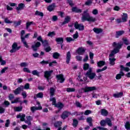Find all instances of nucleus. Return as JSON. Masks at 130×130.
<instances>
[{"instance_id":"nucleus-1","label":"nucleus","mask_w":130,"mask_h":130,"mask_svg":"<svg viewBox=\"0 0 130 130\" xmlns=\"http://www.w3.org/2000/svg\"><path fill=\"white\" fill-rule=\"evenodd\" d=\"M81 20L82 22H86V21H87V22H92V23H94V22H96V18L90 16L89 10L86 9L83 11V13L82 14V16L81 17Z\"/></svg>"},{"instance_id":"nucleus-2","label":"nucleus","mask_w":130,"mask_h":130,"mask_svg":"<svg viewBox=\"0 0 130 130\" xmlns=\"http://www.w3.org/2000/svg\"><path fill=\"white\" fill-rule=\"evenodd\" d=\"M122 45H123V44H120L119 43H116V42H114L112 44V46L115 48L112 51H111V53L109 56V57H112L113 56H114L116 53H118L120 48L122 47Z\"/></svg>"},{"instance_id":"nucleus-3","label":"nucleus","mask_w":130,"mask_h":130,"mask_svg":"<svg viewBox=\"0 0 130 130\" xmlns=\"http://www.w3.org/2000/svg\"><path fill=\"white\" fill-rule=\"evenodd\" d=\"M96 90L95 86H85L84 88H81L78 90L79 94H83V93H88V92H92Z\"/></svg>"},{"instance_id":"nucleus-4","label":"nucleus","mask_w":130,"mask_h":130,"mask_svg":"<svg viewBox=\"0 0 130 130\" xmlns=\"http://www.w3.org/2000/svg\"><path fill=\"white\" fill-rule=\"evenodd\" d=\"M85 76L87 78H89L90 80H93L96 77V73H93L92 68H90L85 74Z\"/></svg>"},{"instance_id":"nucleus-5","label":"nucleus","mask_w":130,"mask_h":130,"mask_svg":"<svg viewBox=\"0 0 130 130\" xmlns=\"http://www.w3.org/2000/svg\"><path fill=\"white\" fill-rule=\"evenodd\" d=\"M37 39L38 41L41 42L44 47H47L48 46H49V44L48 43V41H47V40H43V39H42V37L41 36H39Z\"/></svg>"},{"instance_id":"nucleus-6","label":"nucleus","mask_w":130,"mask_h":130,"mask_svg":"<svg viewBox=\"0 0 130 130\" xmlns=\"http://www.w3.org/2000/svg\"><path fill=\"white\" fill-rule=\"evenodd\" d=\"M12 49L10 50V53H15L17 50H20L21 46H18V44L16 42L14 43L12 46Z\"/></svg>"},{"instance_id":"nucleus-7","label":"nucleus","mask_w":130,"mask_h":130,"mask_svg":"<svg viewBox=\"0 0 130 130\" xmlns=\"http://www.w3.org/2000/svg\"><path fill=\"white\" fill-rule=\"evenodd\" d=\"M53 73V70L46 71L44 72V77L46 79L47 82H49V79H51V74Z\"/></svg>"},{"instance_id":"nucleus-8","label":"nucleus","mask_w":130,"mask_h":130,"mask_svg":"<svg viewBox=\"0 0 130 130\" xmlns=\"http://www.w3.org/2000/svg\"><path fill=\"white\" fill-rule=\"evenodd\" d=\"M74 27L75 29L79 30V31H83L85 29V27L83 24H79L78 21H76L74 23Z\"/></svg>"},{"instance_id":"nucleus-9","label":"nucleus","mask_w":130,"mask_h":130,"mask_svg":"<svg viewBox=\"0 0 130 130\" xmlns=\"http://www.w3.org/2000/svg\"><path fill=\"white\" fill-rule=\"evenodd\" d=\"M71 114H72L71 112H69L68 111H64L61 115V118H62V119L64 120L68 118V117H69V116L71 115Z\"/></svg>"},{"instance_id":"nucleus-10","label":"nucleus","mask_w":130,"mask_h":130,"mask_svg":"<svg viewBox=\"0 0 130 130\" xmlns=\"http://www.w3.org/2000/svg\"><path fill=\"white\" fill-rule=\"evenodd\" d=\"M87 49L83 47H79L77 49L76 52L79 55H83Z\"/></svg>"},{"instance_id":"nucleus-11","label":"nucleus","mask_w":130,"mask_h":130,"mask_svg":"<svg viewBox=\"0 0 130 130\" xmlns=\"http://www.w3.org/2000/svg\"><path fill=\"white\" fill-rule=\"evenodd\" d=\"M37 104L39 105V107H31L30 108V110L32 111V112H34L36 110H41L42 109V107L41 106V105L39 102H37Z\"/></svg>"},{"instance_id":"nucleus-12","label":"nucleus","mask_w":130,"mask_h":130,"mask_svg":"<svg viewBox=\"0 0 130 130\" xmlns=\"http://www.w3.org/2000/svg\"><path fill=\"white\" fill-rule=\"evenodd\" d=\"M23 90H24V85H21L14 91V93L15 95H19L21 91H23Z\"/></svg>"},{"instance_id":"nucleus-13","label":"nucleus","mask_w":130,"mask_h":130,"mask_svg":"<svg viewBox=\"0 0 130 130\" xmlns=\"http://www.w3.org/2000/svg\"><path fill=\"white\" fill-rule=\"evenodd\" d=\"M40 46H41V43L37 42L34 45H32L31 48H32L34 51H37V48H39Z\"/></svg>"},{"instance_id":"nucleus-14","label":"nucleus","mask_w":130,"mask_h":130,"mask_svg":"<svg viewBox=\"0 0 130 130\" xmlns=\"http://www.w3.org/2000/svg\"><path fill=\"white\" fill-rule=\"evenodd\" d=\"M56 78L58 81H60L59 83H60V84H62L66 80L64 78H63V75H62V74L57 75Z\"/></svg>"},{"instance_id":"nucleus-15","label":"nucleus","mask_w":130,"mask_h":130,"mask_svg":"<svg viewBox=\"0 0 130 130\" xmlns=\"http://www.w3.org/2000/svg\"><path fill=\"white\" fill-rule=\"evenodd\" d=\"M71 58H72V54H71V51H69L66 54V63H67V64L70 63Z\"/></svg>"},{"instance_id":"nucleus-16","label":"nucleus","mask_w":130,"mask_h":130,"mask_svg":"<svg viewBox=\"0 0 130 130\" xmlns=\"http://www.w3.org/2000/svg\"><path fill=\"white\" fill-rule=\"evenodd\" d=\"M71 21V16H67L64 18V20L63 22L61 23V25L63 26V25H66V24H68V23Z\"/></svg>"},{"instance_id":"nucleus-17","label":"nucleus","mask_w":130,"mask_h":130,"mask_svg":"<svg viewBox=\"0 0 130 130\" xmlns=\"http://www.w3.org/2000/svg\"><path fill=\"white\" fill-rule=\"evenodd\" d=\"M55 7V3H53L47 7V10L49 12H52V11H54Z\"/></svg>"},{"instance_id":"nucleus-18","label":"nucleus","mask_w":130,"mask_h":130,"mask_svg":"<svg viewBox=\"0 0 130 130\" xmlns=\"http://www.w3.org/2000/svg\"><path fill=\"white\" fill-rule=\"evenodd\" d=\"M72 12H73V13H77L78 14H79L80 13H82L83 12L82 11V9H80L78 8V7H73L72 9Z\"/></svg>"},{"instance_id":"nucleus-19","label":"nucleus","mask_w":130,"mask_h":130,"mask_svg":"<svg viewBox=\"0 0 130 130\" xmlns=\"http://www.w3.org/2000/svg\"><path fill=\"white\" fill-rule=\"evenodd\" d=\"M17 118H20V121H25L26 119L25 117H26V115L25 114H23L21 115V114H18L16 116Z\"/></svg>"},{"instance_id":"nucleus-20","label":"nucleus","mask_w":130,"mask_h":130,"mask_svg":"<svg viewBox=\"0 0 130 130\" xmlns=\"http://www.w3.org/2000/svg\"><path fill=\"white\" fill-rule=\"evenodd\" d=\"M25 8V4L23 3H20L18 4V7H16V10L17 11H22V10H24Z\"/></svg>"},{"instance_id":"nucleus-21","label":"nucleus","mask_w":130,"mask_h":130,"mask_svg":"<svg viewBox=\"0 0 130 130\" xmlns=\"http://www.w3.org/2000/svg\"><path fill=\"white\" fill-rule=\"evenodd\" d=\"M123 34H124V31L123 30L116 31L115 37L116 38H119L120 36H121V35H123Z\"/></svg>"},{"instance_id":"nucleus-22","label":"nucleus","mask_w":130,"mask_h":130,"mask_svg":"<svg viewBox=\"0 0 130 130\" xmlns=\"http://www.w3.org/2000/svg\"><path fill=\"white\" fill-rule=\"evenodd\" d=\"M93 31L94 32V33H96V34H99L103 32V29L100 28H98L94 27L93 29Z\"/></svg>"},{"instance_id":"nucleus-23","label":"nucleus","mask_w":130,"mask_h":130,"mask_svg":"<svg viewBox=\"0 0 130 130\" xmlns=\"http://www.w3.org/2000/svg\"><path fill=\"white\" fill-rule=\"evenodd\" d=\"M101 113L103 116H107L108 115V111L105 109H102L101 110Z\"/></svg>"},{"instance_id":"nucleus-24","label":"nucleus","mask_w":130,"mask_h":130,"mask_svg":"<svg viewBox=\"0 0 130 130\" xmlns=\"http://www.w3.org/2000/svg\"><path fill=\"white\" fill-rule=\"evenodd\" d=\"M92 121L93 119H92V117H89L86 118V122L89 123V126H93V123L92 122Z\"/></svg>"},{"instance_id":"nucleus-25","label":"nucleus","mask_w":130,"mask_h":130,"mask_svg":"<svg viewBox=\"0 0 130 130\" xmlns=\"http://www.w3.org/2000/svg\"><path fill=\"white\" fill-rule=\"evenodd\" d=\"M55 41L57 44H61V43H63V38H57L55 39Z\"/></svg>"},{"instance_id":"nucleus-26","label":"nucleus","mask_w":130,"mask_h":130,"mask_svg":"<svg viewBox=\"0 0 130 130\" xmlns=\"http://www.w3.org/2000/svg\"><path fill=\"white\" fill-rule=\"evenodd\" d=\"M113 96L115 98H121L123 96V92H120L118 93H114Z\"/></svg>"},{"instance_id":"nucleus-27","label":"nucleus","mask_w":130,"mask_h":130,"mask_svg":"<svg viewBox=\"0 0 130 130\" xmlns=\"http://www.w3.org/2000/svg\"><path fill=\"white\" fill-rule=\"evenodd\" d=\"M122 22H125L127 21V14L123 13V15L122 16Z\"/></svg>"},{"instance_id":"nucleus-28","label":"nucleus","mask_w":130,"mask_h":130,"mask_svg":"<svg viewBox=\"0 0 130 130\" xmlns=\"http://www.w3.org/2000/svg\"><path fill=\"white\" fill-rule=\"evenodd\" d=\"M14 110L15 112H20L23 110V106L15 107L14 108Z\"/></svg>"},{"instance_id":"nucleus-29","label":"nucleus","mask_w":130,"mask_h":130,"mask_svg":"<svg viewBox=\"0 0 130 130\" xmlns=\"http://www.w3.org/2000/svg\"><path fill=\"white\" fill-rule=\"evenodd\" d=\"M54 93H55V89L53 87H50V97H53V96H54Z\"/></svg>"},{"instance_id":"nucleus-30","label":"nucleus","mask_w":130,"mask_h":130,"mask_svg":"<svg viewBox=\"0 0 130 130\" xmlns=\"http://www.w3.org/2000/svg\"><path fill=\"white\" fill-rule=\"evenodd\" d=\"M35 16H40V17H41L42 18H43V16H44V14L43 12H41L40 11H39L38 10H37L36 12L35 13Z\"/></svg>"},{"instance_id":"nucleus-31","label":"nucleus","mask_w":130,"mask_h":130,"mask_svg":"<svg viewBox=\"0 0 130 130\" xmlns=\"http://www.w3.org/2000/svg\"><path fill=\"white\" fill-rule=\"evenodd\" d=\"M73 122L72 123V125L74 127H77L78 126V124H79V121L76 119H73Z\"/></svg>"},{"instance_id":"nucleus-32","label":"nucleus","mask_w":130,"mask_h":130,"mask_svg":"<svg viewBox=\"0 0 130 130\" xmlns=\"http://www.w3.org/2000/svg\"><path fill=\"white\" fill-rule=\"evenodd\" d=\"M98 67L99 68H101V67H103V66H105V62L103 60H100L97 63Z\"/></svg>"},{"instance_id":"nucleus-33","label":"nucleus","mask_w":130,"mask_h":130,"mask_svg":"<svg viewBox=\"0 0 130 130\" xmlns=\"http://www.w3.org/2000/svg\"><path fill=\"white\" fill-rule=\"evenodd\" d=\"M59 56H60V54L58 52H56L53 53V58L54 59H58V58H59Z\"/></svg>"},{"instance_id":"nucleus-34","label":"nucleus","mask_w":130,"mask_h":130,"mask_svg":"<svg viewBox=\"0 0 130 130\" xmlns=\"http://www.w3.org/2000/svg\"><path fill=\"white\" fill-rule=\"evenodd\" d=\"M109 61H110V64H111V66H114V64H115V60H116V59H115V58H109Z\"/></svg>"},{"instance_id":"nucleus-35","label":"nucleus","mask_w":130,"mask_h":130,"mask_svg":"<svg viewBox=\"0 0 130 130\" xmlns=\"http://www.w3.org/2000/svg\"><path fill=\"white\" fill-rule=\"evenodd\" d=\"M106 123H107L108 126H112V123L111 122V119L109 118L106 119Z\"/></svg>"},{"instance_id":"nucleus-36","label":"nucleus","mask_w":130,"mask_h":130,"mask_svg":"<svg viewBox=\"0 0 130 130\" xmlns=\"http://www.w3.org/2000/svg\"><path fill=\"white\" fill-rule=\"evenodd\" d=\"M90 69V66L88 63H85L83 64V70L84 71H88Z\"/></svg>"},{"instance_id":"nucleus-37","label":"nucleus","mask_w":130,"mask_h":130,"mask_svg":"<svg viewBox=\"0 0 130 130\" xmlns=\"http://www.w3.org/2000/svg\"><path fill=\"white\" fill-rule=\"evenodd\" d=\"M34 22L33 21H30V22H26V29H29V27L31 25H34Z\"/></svg>"},{"instance_id":"nucleus-38","label":"nucleus","mask_w":130,"mask_h":130,"mask_svg":"<svg viewBox=\"0 0 130 130\" xmlns=\"http://www.w3.org/2000/svg\"><path fill=\"white\" fill-rule=\"evenodd\" d=\"M14 25H15V27H18V26H20L21 23H22V20H19L18 21H14L13 22Z\"/></svg>"},{"instance_id":"nucleus-39","label":"nucleus","mask_w":130,"mask_h":130,"mask_svg":"<svg viewBox=\"0 0 130 130\" xmlns=\"http://www.w3.org/2000/svg\"><path fill=\"white\" fill-rule=\"evenodd\" d=\"M61 124H62V122L61 121H57L54 124L55 127H60L61 126Z\"/></svg>"},{"instance_id":"nucleus-40","label":"nucleus","mask_w":130,"mask_h":130,"mask_svg":"<svg viewBox=\"0 0 130 130\" xmlns=\"http://www.w3.org/2000/svg\"><path fill=\"white\" fill-rule=\"evenodd\" d=\"M120 68L123 71H125V72H129V68L127 67H123V65H120Z\"/></svg>"},{"instance_id":"nucleus-41","label":"nucleus","mask_w":130,"mask_h":130,"mask_svg":"<svg viewBox=\"0 0 130 130\" xmlns=\"http://www.w3.org/2000/svg\"><path fill=\"white\" fill-rule=\"evenodd\" d=\"M32 74L34 76H37V77H40V73L37 70L32 71Z\"/></svg>"},{"instance_id":"nucleus-42","label":"nucleus","mask_w":130,"mask_h":130,"mask_svg":"<svg viewBox=\"0 0 130 130\" xmlns=\"http://www.w3.org/2000/svg\"><path fill=\"white\" fill-rule=\"evenodd\" d=\"M55 106L57 108L62 109L63 108V104L61 103H58Z\"/></svg>"},{"instance_id":"nucleus-43","label":"nucleus","mask_w":130,"mask_h":130,"mask_svg":"<svg viewBox=\"0 0 130 130\" xmlns=\"http://www.w3.org/2000/svg\"><path fill=\"white\" fill-rule=\"evenodd\" d=\"M19 102H21V101H20V98H16L14 101H11V104H14L15 103H19Z\"/></svg>"},{"instance_id":"nucleus-44","label":"nucleus","mask_w":130,"mask_h":130,"mask_svg":"<svg viewBox=\"0 0 130 130\" xmlns=\"http://www.w3.org/2000/svg\"><path fill=\"white\" fill-rule=\"evenodd\" d=\"M106 70H107V66H105L102 69H98V70H96V73H98V74H99V73H101V72H103L104 71H106Z\"/></svg>"},{"instance_id":"nucleus-45","label":"nucleus","mask_w":130,"mask_h":130,"mask_svg":"<svg viewBox=\"0 0 130 130\" xmlns=\"http://www.w3.org/2000/svg\"><path fill=\"white\" fill-rule=\"evenodd\" d=\"M50 101H52V104L53 105H54L55 106L56 105V99H55V98H52V99H50Z\"/></svg>"},{"instance_id":"nucleus-46","label":"nucleus","mask_w":130,"mask_h":130,"mask_svg":"<svg viewBox=\"0 0 130 130\" xmlns=\"http://www.w3.org/2000/svg\"><path fill=\"white\" fill-rule=\"evenodd\" d=\"M125 128H126V130L130 129V123L128 121L126 122L125 125Z\"/></svg>"},{"instance_id":"nucleus-47","label":"nucleus","mask_w":130,"mask_h":130,"mask_svg":"<svg viewBox=\"0 0 130 130\" xmlns=\"http://www.w3.org/2000/svg\"><path fill=\"white\" fill-rule=\"evenodd\" d=\"M76 91V89L75 88H67V92L68 93H71V92H75Z\"/></svg>"},{"instance_id":"nucleus-48","label":"nucleus","mask_w":130,"mask_h":130,"mask_svg":"<svg viewBox=\"0 0 130 130\" xmlns=\"http://www.w3.org/2000/svg\"><path fill=\"white\" fill-rule=\"evenodd\" d=\"M0 62L1 66H5L6 63H7V62L5 60H3V57L0 56Z\"/></svg>"},{"instance_id":"nucleus-49","label":"nucleus","mask_w":130,"mask_h":130,"mask_svg":"<svg viewBox=\"0 0 130 130\" xmlns=\"http://www.w3.org/2000/svg\"><path fill=\"white\" fill-rule=\"evenodd\" d=\"M66 3L67 4H68L70 7H73L74 6V3H73L72 0H67Z\"/></svg>"},{"instance_id":"nucleus-50","label":"nucleus","mask_w":130,"mask_h":130,"mask_svg":"<svg viewBox=\"0 0 130 130\" xmlns=\"http://www.w3.org/2000/svg\"><path fill=\"white\" fill-rule=\"evenodd\" d=\"M73 115H76V116H79L80 115H83L84 114V112H75L73 113Z\"/></svg>"},{"instance_id":"nucleus-51","label":"nucleus","mask_w":130,"mask_h":130,"mask_svg":"<svg viewBox=\"0 0 130 130\" xmlns=\"http://www.w3.org/2000/svg\"><path fill=\"white\" fill-rule=\"evenodd\" d=\"M67 42H71V41H75V39L72 38L71 37H67L66 38Z\"/></svg>"},{"instance_id":"nucleus-52","label":"nucleus","mask_w":130,"mask_h":130,"mask_svg":"<svg viewBox=\"0 0 130 130\" xmlns=\"http://www.w3.org/2000/svg\"><path fill=\"white\" fill-rule=\"evenodd\" d=\"M20 66L21 68H26V67H28V64L26 62H21L20 64Z\"/></svg>"},{"instance_id":"nucleus-53","label":"nucleus","mask_w":130,"mask_h":130,"mask_svg":"<svg viewBox=\"0 0 130 130\" xmlns=\"http://www.w3.org/2000/svg\"><path fill=\"white\" fill-rule=\"evenodd\" d=\"M122 41H123L124 44L125 45H129V42H128V40L126 39H122Z\"/></svg>"},{"instance_id":"nucleus-54","label":"nucleus","mask_w":130,"mask_h":130,"mask_svg":"<svg viewBox=\"0 0 130 130\" xmlns=\"http://www.w3.org/2000/svg\"><path fill=\"white\" fill-rule=\"evenodd\" d=\"M40 63L41 64H43V66L44 64H48V63H49V61H48V60L45 61V60H43L42 61H41L40 62Z\"/></svg>"},{"instance_id":"nucleus-55","label":"nucleus","mask_w":130,"mask_h":130,"mask_svg":"<svg viewBox=\"0 0 130 130\" xmlns=\"http://www.w3.org/2000/svg\"><path fill=\"white\" fill-rule=\"evenodd\" d=\"M23 89H25V90H28V89H30V84L26 83L24 86H23Z\"/></svg>"},{"instance_id":"nucleus-56","label":"nucleus","mask_w":130,"mask_h":130,"mask_svg":"<svg viewBox=\"0 0 130 130\" xmlns=\"http://www.w3.org/2000/svg\"><path fill=\"white\" fill-rule=\"evenodd\" d=\"M100 124L101 126H105V124H106V120H102L100 122Z\"/></svg>"},{"instance_id":"nucleus-57","label":"nucleus","mask_w":130,"mask_h":130,"mask_svg":"<svg viewBox=\"0 0 130 130\" xmlns=\"http://www.w3.org/2000/svg\"><path fill=\"white\" fill-rule=\"evenodd\" d=\"M13 21H10V20H9V19H8V18H6L5 19V22L6 24H12V23H13Z\"/></svg>"},{"instance_id":"nucleus-58","label":"nucleus","mask_w":130,"mask_h":130,"mask_svg":"<svg viewBox=\"0 0 130 130\" xmlns=\"http://www.w3.org/2000/svg\"><path fill=\"white\" fill-rule=\"evenodd\" d=\"M43 97V93L39 92L37 94V98H42Z\"/></svg>"},{"instance_id":"nucleus-59","label":"nucleus","mask_w":130,"mask_h":130,"mask_svg":"<svg viewBox=\"0 0 130 130\" xmlns=\"http://www.w3.org/2000/svg\"><path fill=\"white\" fill-rule=\"evenodd\" d=\"M92 3V0H87V1L85 2V6H90Z\"/></svg>"},{"instance_id":"nucleus-60","label":"nucleus","mask_w":130,"mask_h":130,"mask_svg":"<svg viewBox=\"0 0 130 130\" xmlns=\"http://www.w3.org/2000/svg\"><path fill=\"white\" fill-rule=\"evenodd\" d=\"M23 71L24 73H28V74H30V73H31V71H30L29 69H28L27 68H24Z\"/></svg>"},{"instance_id":"nucleus-61","label":"nucleus","mask_w":130,"mask_h":130,"mask_svg":"<svg viewBox=\"0 0 130 130\" xmlns=\"http://www.w3.org/2000/svg\"><path fill=\"white\" fill-rule=\"evenodd\" d=\"M90 113H92V111L89 110H87L84 112V115H89Z\"/></svg>"},{"instance_id":"nucleus-62","label":"nucleus","mask_w":130,"mask_h":130,"mask_svg":"<svg viewBox=\"0 0 130 130\" xmlns=\"http://www.w3.org/2000/svg\"><path fill=\"white\" fill-rule=\"evenodd\" d=\"M54 35H55L54 31L49 32L48 34V36H49V37H53V36H54Z\"/></svg>"},{"instance_id":"nucleus-63","label":"nucleus","mask_w":130,"mask_h":130,"mask_svg":"<svg viewBox=\"0 0 130 130\" xmlns=\"http://www.w3.org/2000/svg\"><path fill=\"white\" fill-rule=\"evenodd\" d=\"M9 100L12 101L14 98H15V96L14 94L10 93L8 96Z\"/></svg>"},{"instance_id":"nucleus-64","label":"nucleus","mask_w":130,"mask_h":130,"mask_svg":"<svg viewBox=\"0 0 130 130\" xmlns=\"http://www.w3.org/2000/svg\"><path fill=\"white\" fill-rule=\"evenodd\" d=\"M45 51L46 52H49V51H51V48L50 46H48L46 48H45Z\"/></svg>"}]
</instances>
